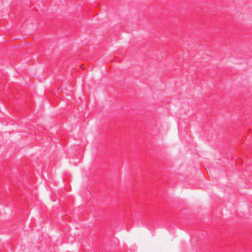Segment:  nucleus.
<instances>
[{
  "mask_svg": "<svg viewBox=\"0 0 252 252\" xmlns=\"http://www.w3.org/2000/svg\"><path fill=\"white\" fill-rule=\"evenodd\" d=\"M81 67L82 69H84V68L83 65H81Z\"/></svg>",
  "mask_w": 252,
  "mask_h": 252,
  "instance_id": "f257e3e1",
  "label": "nucleus"
}]
</instances>
